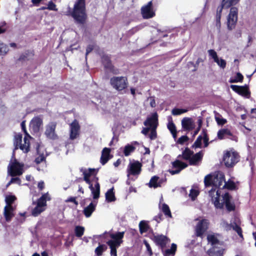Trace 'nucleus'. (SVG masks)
Returning <instances> with one entry per match:
<instances>
[{"label": "nucleus", "mask_w": 256, "mask_h": 256, "mask_svg": "<svg viewBox=\"0 0 256 256\" xmlns=\"http://www.w3.org/2000/svg\"><path fill=\"white\" fill-rule=\"evenodd\" d=\"M204 154V151L200 150L198 152L194 154L193 152V166H198L202 163Z\"/></svg>", "instance_id": "nucleus-27"}, {"label": "nucleus", "mask_w": 256, "mask_h": 256, "mask_svg": "<svg viewBox=\"0 0 256 256\" xmlns=\"http://www.w3.org/2000/svg\"><path fill=\"white\" fill-rule=\"evenodd\" d=\"M238 10L236 7H232L226 17V26L228 30L235 28L238 20Z\"/></svg>", "instance_id": "nucleus-9"}, {"label": "nucleus", "mask_w": 256, "mask_h": 256, "mask_svg": "<svg viewBox=\"0 0 256 256\" xmlns=\"http://www.w3.org/2000/svg\"><path fill=\"white\" fill-rule=\"evenodd\" d=\"M16 200V197L14 195H7L5 197L6 206H12V204Z\"/></svg>", "instance_id": "nucleus-47"}, {"label": "nucleus", "mask_w": 256, "mask_h": 256, "mask_svg": "<svg viewBox=\"0 0 256 256\" xmlns=\"http://www.w3.org/2000/svg\"><path fill=\"white\" fill-rule=\"evenodd\" d=\"M141 12L144 18H152L155 15V13L153 10L152 2L150 1L146 5L142 6Z\"/></svg>", "instance_id": "nucleus-16"}, {"label": "nucleus", "mask_w": 256, "mask_h": 256, "mask_svg": "<svg viewBox=\"0 0 256 256\" xmlns=\"http://www.w3.org/2000/svg\"><path fill=\"white\" fill-rule=\"evenodd\" d=\"M200 194V190L196 184H193V202L196 200Z\"/></svg>", "instance_id": "nucleus-53"}, {"label": "nucleus", "mask_w": 256, "mask_h": 256, "mask_svg": "<svg viewBox=\"0 0 256 256\" xmlns=\"http://www.w3.org/2000/svg\"><path fill=\"white\" fill-rule=\"evenodd\" d=\"M188 140V138L186 136H183L178 138L177 142L182 144H184V142H186Z\"/></svg>", "instance_id": "nucleus-57"}, {"label": "nucleus", "mask_w": 256, "mask_h": 256, "mask_svg": "<svg viewBox=\"0 0 256 256\" xmlns=\"http://www.w3.org/2000/svg\"><path fill=\"white\" fill-rule=\"evenodd\" d=\"M222 208H215L216 209L223 210L224 207L228 212H234L236 209V204L232 200V196L228 192H225L222 194Z\"/></svg>", "instance_id": "nucleus-8"}, {"label": "nucleus", "mask_w": 256, "mask_h": 256, "mask_svg": "<svg viewBox=\"0 0 256 256\" xmlns=\"http://www.w3.org/2000/svg\"><path fill=\"white\" fill-rule=\"evenodd\" d=\"M202 62L203 60L202 58H198L196 62V64H194L193 63V67L194 68H193V72L196 70L198 65L200 62Z\"/></svg>", "instance_id": "nucleus-59"}, {"label": "nucleus", "mask_w": 256, "mask_h": 256, "mask_svg": "<svg viewBox=\"0 0 256 256\" xmlns=\"http://www.w3.org/2000/svg\"><path fill=\"white\" fill-rule=\"evenodd\" d=\"M14 208L12 206H6L4 208V214L6 221L10 222L14 216Z\"/></svg>", "instance_id": "nucleus-31"}, {"label": "nucleus", "mask_w": 256, "mask_h": 256, "mask_svg": "<svg viewBox=\"0 0 256 256\" xmlns=\"http://www.w3.org/2000/svg\"><path fill=\"white\" fill-rule=\"evenodd\" d=\"M124 232H117L115 234L111 232H105L102 234L95 235L94 236V238H104L106 240L110 238V240H108L106 242L107 244L109 246L110 249V256H117L116 249L122 243V238L124 236Z\"/></svg>", "instance_id": "nucleus-2"}, {"label": "nucleus", "mask_w": 256, "mask_h": 256, "mask_svg": "<svg viewBox=\"0 0 256 256\" xmlns=\"http://www.w3.org/2000/svg\"><path fill=\"white\" fill-rule=\"evenodd\" d=\"M44 158H44V155L41 154L36 158L35 162L37 164H40V162H42L44 160Z\"/></svg>", "instance_id": "nucleus-62"}, {"label": "nucleus", "mask_w": 256, "mask_h": 256, "mask_svg": "<svg viewBox=\"0 0 256 256\" xmlns=\"http://www.w3.org/2000/svg\"><path fill=\"white\" fill-rule=\"evenodd\" d=\"M80 171L82 174L84 180L88 184L94 199H98L100 194V184L98 178L96 176L98 170L81 168Z\"/></svg>", "instance_id": "nucleus-1"}, {"label": "nucleus", "mask_w": 256, "mask_h": 256, "mask_svg": "<svg viewBox=\"0 0 256 256\" xmlns=\"http://www.w3.org/2000/svg\"><path fill=\"white\" fill-rule=\"evenodd\" d=\"M42 126V120L38 117H34L30 121V128L34 132H38Z\"/></svg>", "instance_id": "nucleus-19"}, {"label": "nucleus", "mask_w": 256, "mask_h": 256, "mask_svg": "<svg viewBox=\"0 0 256 256\" xmlns=\"http://www.w3.org/2000/svg\"><path fill=\"white\" fill-rule=\"evenodd\" d=\"M240 86L231 84L230 88L232 90L238 95L242 96L245 98H250L251 92L250 89L241 90Z\"/></svg>", "instance_id": "nucleus-18"}, {"label": "nucleus", "mask_w": 256, "mask_h": 256, "mask_svg": "<svg viewBox=\"0 0 256 256\" xmlns=\"http://www.w3.org/2000/svg\"><path fill=\"white\" fill-rule=\"evenodd\" d=\"M215 176H216V172L214 173L211 172L205 176L204 180L205 187L207 188L214 186Z\"/></svg>", "instance_id": "nucleus-28"}, {"label": "nucleus", "mask_w": 256, "mask_h": 256, "mask_svg": "<svg viewBox=\"0 0 256 256\" xmlns=\"http://www.w3.org/2000/svg\"><path fill=\"white\" fill-rule=\"evenodd\" d=\"M8 51V46L0 40V56H6Z\"/></svg>", "instance_id": "nucleus-42"}, {"label": "nucleus", "mask_w": 256, "mask_h": 256, "mask_svg": "<svg viewBox=\"0 0 256 256\" xmlns=\"http://www.w3.org/2000/svg\"><path fill=\"white\" fill-rule=\"evenodd\" d=\"M212 188L208 191V196L211 198L212 201L213 202L214 197V192L217 189L216 187V185L212 186Z\"/></svg>", "instance_id": "nucleus-54"}, {"label": "nucleus", "mask_w": 256, "mask_h": 256, "mask_svg": "<svg viewBox=\"0 0 256 256\" xmlns=\"http://www.w3.org/2000/svg\"><path fill=\"white\" fill-rule=\"evenodd\" d=\"M152 240L162 248H164L166 244L170 242V240L166 236L162 234H154Z\"/></svg>", "instance_id": "nucleus-17"}, {"label": "nucleus", "mask_w": 256, "mask_h": 256, "mask_svg": "<svg viewBox=\"0 0 256 256\" xmlns=\"http://www.w3.org/2000/svg\"><path fill=\"white\" fill-rule=\"evenodd\" d=\"M207 240L208 243L210 244L212 247L220 244V241L214 234H208L207 236Z\"/></svg>", "instance_id": "nucleus-37"}, {"label": "nucleus", "mask_w": 256, "mask_h": 256, "mask_svg": "<svg viewBox=\"0 0 256 256\" xmlns=\"http://www.w3.org/2000/svg\"><path fill=\"white\" fill-rule=\"evenodd\" d=\"M167 126L170 132H174L176 130V126L172 122V118L170 116L168 118V122Z\"/></svg>", "instance_id": "nucleus-50"}, {"label": "nucleus", "mask_w": 256, "mask_h": 256, "mask_svg": "<svg viewBox=\"0 0 256 256\" xmlns=\"http://www.w3.org/2000/svg\"><path fill=\"white\" fill-rule=\"evenodd\" d=\"M158 124V115L157 113H153L150 116L148 117L144 122V125L146 126H150V134L149 137L150 140H153L156 138V128Z\"/></svg>", "instance_id": "nucleus-7"}, {"label": "nucleus", "mask_w": 256, "mask_h": 256, "mask_svg": "<svg viewBox=\"0 0 256 256\" xmlns=\"http://www.w3.org/2000/svg\"><path fill=\"white\" fill-rule=\"evenodd\" d=\"M240 0H222L220 6L224 9L234 7L240 2Z\"/></svg>", "instance_id": "nucleus-33"}, {"label": "nucleus", "mask_w": 256, "mask_h": 256, "mask_svg": "<svg viewBox=\"0 0 256 256\" xmlns=\"http://www.w3.org/2000/svg\"><path fill=\"white\" fill-rule=\"evenodd\" d=\"M96 204L91 202L88 206L84 210V214L86 218H89L92 213L94 211Z\"/></svg>", "instance_id": "nucleus-36"}, {"label": "nucleus", "mask_w": 256, "mask_h": 256, "mask_svg": "<svg viewBox=\"0 0 256 256\" xmlns=\"http://www.w3.org/2000/svg\"><path fill=\"white\" fill-rule=\"evenodd\" d=\"M228 136H233V134L227 128H221L217 132V137L219 140H224Z\"/></svg>", "instance_id": "nucleus-32"}, {"label": "nucleus", "mask_w": 256, "mask_h": 256, "mask_svg": "<svg viewBox=\"0 0 256 256\" xmlns=\"http://www.w3.org/2000/svg\"><path fill=\"white\" fill-rule=\"evenodd\" d=\"M240 160V156L236 151L226 150L224 152L222 161L227 168L234 167Z\"/></svg>", "instance_id": "nucleus-6"}, {"label": "nucleus", "mask_w": 256, "mask_h": 256, "mask_svg": "<svg viewBox=\"0 0 256 256\" xmlns=\"http://www.w3.org/2000/svg\"><path fill=\"white\" fill-rule=\"evenodd\" d=\"M196 125L193 122V138L198 133L199 131L200 130L201 127L198 126L195 129Z\"/></svg>", "instance_id": "nucleus-58"}, {"label": "nucleus", "mask_w": 256, "mask_h": 256, "mask_svg": "<svg viewBox=\"0 0 256 256\" xmlns=\"http://www.w3.org/2000/svg\"><path fill=\"white\" fill-rule=\"evenodd\" d=\"M182 125L185 130H190L192 128V119L188 118H184L182 120Z\"/></svg>", "instance_id": "nucleus-35"}, {"label": "nucleus", "mask_w": 256, "mask_h": 256, "mask_svg": "<svg viewBox=\"0 0 256 256\" xmlns=\"http://www.w3.org/2000/svg\"><path fill=\"white\" fill-rule=\"evenodd\" d=\"M215 180L214 185H216V187L218 188L222 189L220 186L222 185V182L225 183L226 179L224 174L220 172H216V176H214Z\"/></svg>", "instance_id": "nucleus-22"}, {"label": "nucleus", "mask_w": 256, "mask_h": 256, "mask_svg": "<svg viewBox=\"0 0 256 256\" xmlns=\"http://www.w3.org/2000/svg\"><path fill=\"white\" fill-rule=\"evenodd\" d=\"M204 142V147H207L209 144V138L207 134V130L202 128L200 134L198 136L196 141L193 143V148H202V142Z\"/></svg>", "instance_id": "nucleus-12"}, {"label": "nucleus", "mask_w": 256, "mask_h": 256, "mask_svg": "<svg viewBox=\"0 0 256 256\" xmlns=\"http://www.w3.org/2000/svg\"><path fill=\"white\" fill-rule=\"evenodd\" d=\"M107 249V246L104 244H100L96 248L94 252L97 256H101L102 253L105 252Z\"/></svg>", "instance_id": "nucleus-41"}, {"label": "nucleus", "mask_w": 256, "mask_h": 256, "mask_svg": "<svg viewBox=\"0 0 256 256\" xmlns=\"http://www.w3.org/2000/svg\"><path fill=\"white\" fill-rule=\"evenodd\" d=\"M176 250V245L175 244H172L171 248L166 250L164 252V256H174Z\"/></svg>", "instance_id": "nucleus-44"}, {"label": "nucleus", "mask_w": 256, "mask_h": 256, "mask_svg": "<svg viewBox=\"0 0 256 256\" xmlns=\"http://www.w3.org/2000/svg\"><path fill=\"white\" fill-rule=\"evenodd\" d=\"M110 149L105 148L103 149L100 158V162L102 165L105 164L112 158L110 155Z\"/></svg>", "instance_id": "nucleus-30"}, {"label": "nucleus", "mask_w": 256, "mask_h": 256, "mask_svg": "<svg viewBox=\"0 0 256 256\" xmlns=\"http://www.w3.org/2000/svg\"><path fill=\"white\" fill-rule=\"evenodd\" d=\"M224 9V8L222 6H221L220 5L218 6L217 10H216V28L217 30L220 32L221 28V17H222V10Z\"/></svg>", "instance_id": "nucleus-29"}, {"label": "nucleus", "mask_w": 256, "mask_h": 256, "mask_svg": "<svg viewBox=\"0 0 256 256\" xmlns=\"http://www.w3.org/2000/svg\"><path fill=\"white\" fill-rule=\"evenodd\" d=\"M114 188L108 190L106 193V200L108 202H112L116 200Z\"/></svg>", "instance_id": "nucleus-38"}, {"label": "nucleus", "mask_w": 256, "mask_h": 256, "mask_svg": "<svg viewBox=\"0 0 256 256\" xmlns=\"http://www.w3.org/2000/svg\"><path fill=\"white\" fill-rule=\"evenodd\" d=\"M244 80V76L240 72L236 73L234 77H230L228 80L230 83L242 82Z\"/></svg>", "instance_id": "nucleus-40"}, {"label": "nucleus", "mask_w": 256, "mask_h": 256, "mask_svg": "<svg viewBox=\"0 0 256 256\" xmlns=\"http://www.w3.org/2000/svg\"><path fill=\"white\" fill-rule=\"evenodd\" d=\"M164 182L165 180L164 178H160L157 176H154L151 178L148 186L150 188H156L160 187Z\"/></svg>", "instance_id": "nucleus-25"}, {"label": "nucleus", "mask_w": 256, "mask_h": 256, "mask_svg": "<svg viewBox=\"0 0 256 256\" xmlns=\"http://www.w3.org/2000/svg\"><path fill=\"white\" fill-rule=\"evenodd\" d=\"M140 232L141 234L146 232L149 229V226L146 222L142 220L139 224Z\"/></svg>", "instance_id": "nucleus-43"}, {"label": "nucleus", "mask_w": 256, "mask_h": 256, "mask_svg": "<svg viewBox=\"0 0 256 256\" xmlns=\"http://www.w3.org/2000/svg\"><path fill=\"white\" fill-rule=\"evenodd\" d=\"M208 222L206 219H202L196 224L195 228V234L197 237L202 238L205 232L208 228Z\"/></svg>", "instance_id": "nucleus-14"}, {"label": "nucleus", "mask_w": 256, "mask_h": 256, "mask_svg": "<svg viewBox=\"0 0 256 256\" xmlns=\"http://www.w3.org/2000/svg\"><path fill=\"white\" fill-rule=\"evenodd\" d=\"M142 164L138 161L130 162L127 168V176L138 175L141 171Z\"/></svg>", "instance_id": "nucleus-15"}, {"label": "nucleus", "mask_w": 256, "mask_h": 256, "mask_svg": "<svg viewBox=\"0 0 256 256\" xmlns=\"http://www.w3.org/2000/svg\"><path fill=\"white\" fill-rule=\"evenodd\" d=\"M50 200V198L48 193L44 194L38 200L36 206L32 210V215L36 216L44 211L46 206V201Z\"/></svg>", "instance_id": "nucleus-10"}, {"label": "nucleus", "mask_w": 256, "mask_h": 256, "mask_svg": "<svg viewBox=\"0 0 256 256\" xmlns=\"http://www.w3.org/2000/svg\"><path fill=\"white\" fill-rule=\"evenodd\" d=\"M72 16L77 22L84 24L86 18L85 0H78L74 8Z\"/></svg>", "instance_id": "nucleus-5"}, {"label": "nucleus", "mask_w": 256, "mask_h": 256, "mask_svg": "<svg viewBox=\"0 0 256 256\" xmlns=\"http://www.w3.org/2000/svg\"><path fill=\"white\" fill-rule=\"evenodd\" d=\"M216 122L218 126H222L227 122V120L226 119L222 117L220 118H219L218 120H217Z\"/></svg>", "instance_id": "nucleus-56"}, {"label": "nucleus", "mask_w": 256, "mask_h": 256, "mask_svg": "<svg viewBox=\"0 0 256 256\" xmlns=\"http://www.w3.org/2000/svg\"><path fill=\"white\" fill-rule=\"evenodd\" d=\"M144 244H145V246H146V250H148V251L149 252V253H150V256H152V249H151V248H150V244H148V242L146 241V240H144Z\"/></svg>", "instance_id": "nucleus-63"}, {"label": "nucleus", "mask_w": 256, "mask_h": 256, "mask_svg": "<svg viewBox=\"0 0 256 256\" xmlns=\"http://www.w3.org/2000/svg\"><path fill=\"white\" fill-rule=\"evenodd\" d=\"M222 194H221L220 189H218L216 191V197H214L213 204L215 208H222V204H220V197H222Z\"/></svg>", "instance_id": "nucleus-39"}, {"label": "nucleus", "mask_w": 256, "mask_h": 256, "mask_svg": "<svg viewBox=\"0 0 256 256\" xmlns=\"http://www.w3.org/2000/svg\"><path fill=\"white\" fill-rule=\"evenodd\" d=\"M47 9L51 10L57 11L56 5L52 2L50 1L48 4Z\"/></svg>", "instance_id": "nucleus-55"}, {"label": "nucleus", "mask_w": 256, "mask_h": 256, "mask_svg": "<svg viewBox=\"0 0 256 256\" xmlns=\"http://www.w3.org/2000/svg\"><path fill=\"white\" fill-rule=\"evenodd\" d=\"M224 249L218 247L217 246L210 248L207 251V254L210 256H223Z\"/></svg>", "instance_id": "nucleus-24"}, {"label": "nucleus", "mask_w": 256, "mask_h": 256, "mask_svg": "<svg viewBox=\"0 0 256 256\" xmlns=\"http://www.w3.org/2000/svg\"><path fill=\"white\" fill-rule=\"evenodd\" d=\"M148 100L150 102V106L152 108H154L156 106V101L153 97H150L148 98Z\"/></svg>", "instance_id": "nucleus-61"}, {"label": "nucleus", "mask_w": 256, "mask_h": 256, "mask_svg": "<svg viewBox=\"0 0 256 256\" xmlns=\"http://www.w3.org/2000/svg\"><path fill=\"white\" fill-rule=\"evenodd\" d=\"M56 124L54 122L49 123L46 126L45 131V134L46 137L50 139H55L57 136L55 133Z\"/></svg>", "instance_id": "nucleus-20"}, {"label": "nucleus", "mask_w": 256, "mask_h": 256, "mask_svg": "<svg viewBox=\"0 0 256 256\" xmlns=\"http://www.w3.org/2000/svg\"><path fill=\"white\" fill-rule=\"evenodd\" d=\"M239 183L240 182L238 181L235 182L231 178H229L228 181L225 182V184L222 186V190L226 188L231 191L236 190L238 189V185Z\"/></svg>", "instance_id": "nucleus-23"}, {"label": "nucleus", "mask_w": 256, "mask_h": 256, "mask_svg": "<svg viewBox=\"0 0 256 256\" xmlns=\"http://www.w3.org/2000/svg\"><path fill=\"white\" fill-rule=\"evenodd\" d=\"M214 62L222 68H224L226 66V61L222 58H218Z\"/></svg>", "instance_id": "nucleus-49"}, {"label": "nucleus", "mask_w": 256, "mask_h": 256, "mask_svg": "<svg viewBox=\"0 0 256 256\" xmlns=\"http://www.w3.org/2000/svg\"><path fill=\"white\" fill-rule=\"evenodd\" d=\"M234 224H228L226 222L227 226L230 227L226 229V230H230L231 228H232L233 230H234L238 234L240 238H244L242 228L240 226L237 224L236 222H234Z\"/></svg>", "instance_id": "nucleus-34"}, {"label": "nucleus", "mask_w": 256, "mask_h": 256, "mask_svg": "<svg viewBox=\"0 0 256 256\" xmlns=\"http://www.w3.org/2000/svg\"><path fill=\"white\" fill-rule=\"evenodd\" d=\"M188 110L186 109H180V108H174L172 111V113L174 116H178L181 114L183 113H184L186 112Z\"/></svg>", "instance_id": "nucleus-52"}, {"label": "nucleus", "mask_w": 256, "mask_h": 256, "mask_svg": "<svg viewBox=\"0 0 256 256\" xmlns=\"http://www.w3.org/2000/svg\"><path fill=\"white\" fill-rule=\"evenodd\" d=\"M24 164L16 160L11 161L8 167V172L12 176H20L24 172Z\"/></svg>", "instance_id": "nucleus-11"}, {"label": "nucleus", "mask_w": 256, "mask_h": 256, "mask_svg": "<svg viewBox=\"0 0 256 256\" xmlns=\"http://www.w3.org/2000/svg\"><path fill=\"white\" fill-rule=\"evenodd\" d=\"M21 126L22 130L25 134L24 138V143H22V136L20 134H16L14 138V145L15 149L20 148L23 152L26 153L30 150V140L32 137L28 133L26 130L25 122L23 121L21 123Z\"/></svg>", "instance_id": "nucleus-4"}, {"label": "nucleus", "mask_w": 256, "mask_h": 256, "mask_svg": "<svg viewBox=\"0 0 256 256\" xmlns=\"http://www.w3.org/2000/svg\"><path fill=\"white\" fill-rule=\"evenodd\" d=\"M163 201V198L161 196L160 200L159 208L166 217L172 218V216L169 206L165 203H164Z\"/></svg>", "instance_id": "nucleus-26"}, {"label": "nucleus", "mask_w": 256, "mask_h": 256, "mask_svg": "<svg viewBox=\"0 0 256 256\" xmlns=\"http://www.w3.org/2000/svg\"><path fill=\"white\" fill-rule=\"evenodd\" d=\"M10 182L20 184V180L18 178H12L10 180Z\"/></svg>", "instance_id": "nucleus-64"}, {"label": "nucleus", "mask_w": 256, "mask_h": 256, "mask_svg": "<svg viewBox=\"0 0 256 256\" xmlns=\"http://www.w3.org/2000/svg\"><path fill=\"white\" fill-rule=\"evenodd\" d=\"M182 160L187 161L190 165L192 164V152L188 148H186L182 154H180L177 160L172 162V168L169 170L172 174H178L188 166V164L182 162Z\"/></svg>", "instance_id": "nucleus-3"}, {"label": "nucleus", "mask_w": 256, "mask_h": 256, "mask_svg": "<svg viewBox=\"0 0 256 256\" xmlns=\"http://www.w3.org/2000/svg\"><path fill=\"white\" fill-rule=\"evenodd\" d=\"M80 126L76 120H74L70 125V138L74 140L79 134Z\"/></svg>", "instance_id": "nucleus-21"}, {"label": "nucleus", "mask_w": 256, "mask_h": 256, "mask_svg": "<svg viewBox=\"0 0 256 256\" xmlns=\"http://www.w3.org/2000/svg\"><path fill=\"white\" fill-rule=\"evenodd\" d=\"M208 56L212 58L214 62L218 58V56L216 51L214 49H210L208 51Z\"/></svg>", "instance_id": "nucleus-51"}, {"label": "nucleus", "mask_w": 256, "mask_h": 256, "mask_svg": "<svg viewBox=\"0 0 256 256\" xmlns=\"http://www.w3.org/2000/svg\"><path fill=\"white\" fill-rule=\"evenodd\" d=\"M102 60L104 67L110 70H112V66L110 62L109 57L107 56H104L102 58Z\"/></svg>", "instance_id": "nucleus-45"}, {"label": "nucleus", "mask_w": 256, "mask_h": 256, "mask_svg": "<svg viewBox=\"0 0 256 256\" xmlns=\"http://www.w3.org/2000/svg\"><path fill=\"white\" fill-rule=\"evenodd\" d=\"M66 202H74L76 206L78 205V202L76 200L75 197H70L65 200Z\"/></svg>", "instance_id": "nucleus-60"}, {"label": "nucleus", "mask_w": 256, "mask_h": 256, "mask_svg": "<svg viewBox=\"0 0 256 256\" xmlns=\"http://www.w3.org/2000/svg\"><path fill=\"white\" fill-rule=\"evenodd\" d=\"M112 86L118 90H122L127 86V79L124 76H114L110 78Z\"/></svg>", "instance_id": "nucleus-13"}, {"label": "nucleus", "mask_w": 256, "mask_h": 256, "mask_svg": "<svg viewBox=\"0 0 256 256\" xmlns=\"http://www.w3.org/2000/svg\"><path fill=\"white\" fill-rule=\"evenodd\" d=\"M84 228L81 226H76L74 228L76 236L77 237H81L84 233Z\"/></svg>", "instance_id": "nucleus-48"}, {"label": "nucleus", "mask_w": 256, "mask_h": 256, "mask_svg": "<svg viewBox=\"0 0 256 256\" xmlns=\"http://www.w3.org/2000/svg\"><path fill=\"white\" fill-rule=\"evenodd\" d=\"M134 150L135 148L132 145L128 144L126 146L124 150V156H128Z\"/></svg>", "instance_id": "nucleus-46"}]
</instances>
